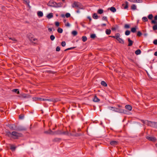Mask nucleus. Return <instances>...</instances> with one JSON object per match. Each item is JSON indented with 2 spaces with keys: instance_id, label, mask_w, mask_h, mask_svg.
I'll list each match as a JSON object with an SVG mask.
<instances>
[{
  "instance_id": "ddd939ff",
  "label": "nucleus",
  "mask_w": 157,
  "mask_h": 157,
  "mask_svg": "<svg viewBox=\"0 0 157 157\" xmlns=\"http://www.w3.org/2000/svg\"><path fill=\"white\" fill-rule=\"evenodd\" d=\"M61 140V139L58 138H55L52 140V141L53 142H59Z\"/></svg>"
},
{
  "instance_id": "e433bc0d",
  "label": "nucleus",
  "mask_w": 157,
  "mask_h": 157,
  "mask_svg": "<svg viewBox=\"0 0 157 157\" xmlns=\"http://www.w3.org/2000/svg\"><path fill=\"white\" fill-rule=\"evenodd\" d=\"M111 31L110 29H106L105 30V33L107 35H109L110 34Z\"/></svg>"
},
{
  "instance_id": "09e8293b",
  "label": "nucleus",
  "mask_w": 157,
  "mask_h": 157,
  "mask_svg": "<svg viewBox=\"0 0 157 157\" xmlns=\"http://www.w3.org/2000/svg\"><path fill=\"white\" fill-rule=\"evenodd\" d=\"M50 38L51 40L53 41L55 39V37L53 35H51L50 36Z\"/></svg>"
},
{
  "instance_id": "ea45409f",
  "label": "nucleus",
  "mask_w": 157,
  "mask_h": 157,
  "mask_svg": "<svg viewBox=\"0 0 157 157\" xmlns=\"http://www.w3.org/2000/svg\"><path fill=\"white\" fill-rule=\"evenodd\" d=\"M130 31L128 30H127L125 32V34L126 36H128L130 35Z\"/></svg>"
},
{
  "instance_id": "680f3d73",
  "label": "nucleus",
  "mask_w": 157,
  "mask_h": 157,
  "mask_svg": "<svg viewBox=\"0 0 157 157\" xmlns=\"http://www.w3.org/2000/svg\"><path fill=\"white\" fill-rule=\"evenodd\" d=\"M60 50V47L59 46H57L56 48V51L57 52H59Z\"/></svg>"
},
{
  "instance_id": "2eb2a0df",
  "label": "nucleus",
  "mask_w": 157,
  "mask_h": 157,
  "mask_svg": "<svg viewBox=\"0 0 157 157\" xmlns=\"http://www.w3.org/2000/svg\"><path fill=\"white\" fill-rule=\"evenodd\" d=\"M44 133L47 134H50L52 135L53 131L51 129H49L48 131H44Z\"/></svg>"
},
{
  "instance_id": "4be33fe9",
  "label": "nucleus",
  "mask_w": 157,
  "mask_h": 157,
  "mask_svg": "<svg viewBox=\"0 0 157 157\" xmlns=\"http://www.w3.org/2000/svg\"><path fill=\"white\" fill-rule=\"evenodd\" d=\"M110 144L113 146L116 145L118 144V142L116 141H112L110 142Z\"/></svg>"
},
{
  "instance_id": "20e7f679",
  "label": "nucleus",
  "mask_w": 157,
  "mask_h": 157,
  "mask_svg": "<svg viewBox=\"0 0 157 157\" xmlns=\"http://www.w3.org/2000/svg\"><path fill=\"white\" fill-rule=\"evenodd\" d=\"M56 4V2H55L53 0H51L47 3V5L49 6L55 7Z\"/></svg>"
},
{
  "instance_id": "0e129e2a",
  "label": "nucleus",
  "mask_w": 157,
  "mask_h": 157,
  "mask_svg": "<svg viewBox=\"0 0 157 157\" xmlns=\"http://www.w3.org/2000/svg\"><path fill=\"white\" fill-rule=\"evenodd\" d=\"M153 43L155 45H157V39L155 40L153 42Z\"/></svg>"
},
{
  "instance_id": "b1692460",
  "label": "nucleus",
  "mask_w": 157,
  "mask_h": 157,
  "mask_svg": "<svg viewBox=\"0 0 157 157\" xmlns=\"http://www.w3.org/2000/svg\"><path fill=\"white\" fill-rule=\"evenodd\" d=\"M93 101L95 102H98L100 101V100L97 97L96 95H95Z\"/></svg>"
},
{
  "instance_id": "774afa93",
  "label": "nucleus",
  "mask_w": 157,
  "mask_h": 157,
  "mask_svg": "<svg viewBox=\"0 0 157 157\" xmlns=\"http://www.w3.org/2000/svg\"><path fill=\"white\" fill-rule=\"evenodd\" d=\"M154 127L157 128V122H155Z\"/></svg>"
},
{
  "instance_id": "6ab92c4d",
  "label": "nucleus",
  "mask_w": 157,
  "mask_h": 157,
  "mask_svg": "<svg viewBox=\"0 0 157 157\" xmlns=\"http://www.w3.org/2000/svg\"><path fill=\"white\" fill-rule=\"evenodd\" d=\"M125 109H128L129 111H131L132 110V107L131 105H127L125 106Z\"/></svg>"
},
{
  "instance_id": "8fccbe9b",
  "label": "nucleus",
  "mask_w": 157,
  "mask_h": 157,
  "mask_svg": "<svg viewBox=\"0 0 157 157\" xmlns=\"http://www.w3.org/2000/svg\"><path fill=\"white\" fill-rule=\"evenodd\" d=\"M130 27V25L128 24H125L124 26V28L125 29H129Z\"/></svg>"
},
{
  "instance_id": "393cba45",
  "label": "nucleus",
  "mask_w": 157,
  "mask_h": 157,
  "mask_svg": "<svg viewBox=\"0 0 157 157\" xmlns=\"http://www.w3.org/2000/svg\"><path fill=\"white\" fill-rule=\"evenodd\" d=\"M116 39L119 41V43L123 44H124V41L122 38H117Z\"/></svg>"
},
{
  "instance_id": "c85d7f7f",
  "label": "nucleus",
  "mask_w": 157,
  "mask_h": 157,
  "mask_svg": "<svg viewBox=\"0 0 157 157\" xmlns=\"http://www.w3.org/2000/svg\"><path fill=\"white\" fill-rule=\"evenodd\" d=\"M93 17L94 19H97L98 18V16L96 13H94L93 15Z\"/></svg>"
},
{
  "instance_id": "9d476101",
  "label": "nucleus",
  "mask_w": 157,
  "mask_h": 157,
  "mask_svg": "<svg viewBox=\"0 0 157 157\" xmlns=\"http://www.w3.org/2000/svg\"><path fill=\"white\" fill-rule=\"evenodd\" d=\"M62 131L60 130H58L54 132L53 131L52 135H61Z\"/></svg>"
},
{
  "instance_id": "79ce46f5",
  "label": "nucleus",
  "mask_w": 157,
  "mask_h": 157,
  "mask_svg": "<svg viewBox=\"0 0 157 157\" xmlns=\"http://www.w3.org/2000/svg\"><path fill=\"white\" fill-rule=\"evenodd\" d=\"M153 18V16L152 14H150L148 15V18L150 20H152Z\"/></svg>"
},
{
  "instance_id": "4468645a",
  "label": "nucleus",
  "mask_w": 157,
  "mask_h": 157,
  "mask_svg": "<svg viewBox=\"0 0 157 157\" xmlns=\"http://www.w3.org/2000/svg\"><path fill=\"white\" fill-rule=\"evenodd\" d=\"M10 149L12 151H15L16 148V147H15L14 145H13L12 144H10Z\"/></svg>"
},
{
  "instance_id": "2f4dec72",
  "label": "nucleus",
  "mask_w": 157,
  "mask_h": 157,
  "mask_svg": "<svg viewBox=\"0 0 157 157\" xmlns=\"http://www.w3.org/2000/svg\"><path fill=\"white\" fill-rule=\"evenodd\" d=\"M141 52L140 50L138 49L135 52V54L136 55H140L141 53Z\"/></svg>"
},
{
  "instance_id": "864d4df0",
  "label": "nucleus",
  "mask_w": 157,
  "mask_h": 157,
  "mask_svg": "<svg viewBox=\"0 0 157 157\" xmlns=\"http://www.w3.org/2000/svg\"><path fill=\"white\" fill-rule=\"evenodd\" d=\"M151 23L155 25H157V21H156L155 20H152L151 21Z\"/></svg>"
},
{
  "instance_id": "49530a36",
  "label": "nucleus",
  "mask_w": 157,
  "mask_h": 157,
  "mask_svg": "<svg viewBox=\"0 0 157 157\" xmlns=\"http://www.w3.org/2000/svg\"><path fill=\"white\" fill-rule=\"evenodd\" d=\"M60 101V99L59 98H53V101L52 102H56Z\"/></svg>"
},
{
  "instance_id": "a878e982",
  "label": "nucleus",
  "mask_w": 157,
  "mask_h": 157,
  "mask_svg": "<svg viewBox=\"0 0 157 157\" xmlns=\"http://www.w3.org/2000/svg\"><path fill=\"white\" fill-rule=\"evenodd\" d=\"M34 100H40V101H45V98H33Z\"/></svg>"
},
{
  "instance_id": "9b49d317",
  "label": "nucleus",
  "mask_w": 157,
  "mask_h": 157,
  "mask_svg": "<svg viewBox=\"0 0 157 157\" xmlns=\"http://www.w3.org/2000/svg\"><path fill=\"white\" fill-rule=\"evenodd\" d=\"M23 1H24V2H23L25 4H26L27 5V6H28V7L29 8H30L31 7L29 4V3H30L29 0H23Z\"/></svg>"
},
{
  "instance_id": "aec40b11",
  "label": "nucleus",
  "mask_w": 157,
  "mask_h": 157,
  "mask_svg": "<svg viewBox=\"0 0 157 157\" xmlns=\"http://www.w3.org/2000/svg\"><path fill=\"white\" fill-rule=\"evenodd\" d=\"M109 10L112 12L114 13L116 11V9L115 7H111L110 8H108V10Z\"/></svg>"
},
{
  "instance_id": "473e14b6",
  "label": "nucleus",
  "mask_w": 157,
  "mask_h": 157,
  "mask_svg": "<svg viewBox=\"0 0 157 157\" xmlns=\"http://www.w3.org/2000/svg\"><path fill=\"white\" fill-rule=\"evenodd\" d=\"M101 84L104 87H106L107 86V85L105 82L104 81H102L101 82Z\"/></svg>"
},
{
  "instance_id": "dca6fc26",
  "label": "nucleus",
  "mask_w": 157,
  "mask_h": 157,
  "mask_svg": "<svg viewBox=\"0 0 157 157\" xmlns=\"http://www.w3.org/2000/svg\"><path fill=\"white\" fill-rule=\"evenodd\" d=\"M56 4L55 5L56 6L55 7L58 8L62 7L63 5V3L61 2L57 3L56 2Z\"/></svg>"
},
{
  "instance_id": "c03bdc74",
  "label": "nucleus",
  "mask_w": 157,
  "mask_h": 157,
  "mask_svg": "<svg viewBox=\"0 0 157 157\" xmlns=\"http://www.w3.org/2000/svg\"><path fill=\"white\" fill-rule=\"evenodd\" d=\"M142 20L144 22L147 21V18L146 17H144L142 18Z\"/></svg>"
},
{
  "instance_id": "39448f33",
  "label": "nucleus",
  "mask_w": 157,
  "mask_h": 157,
  "mask_svg": "<svg viewBox=\"0 0 157 157\" xmlns=\"http://www.w3.org/2000/svg\"><path fill=\"white\" fill-rule=\"evenodd\" d=\"M117 112L120 113H123L125 114H128V111L125 109H122L121 108H117Z\"/></svg>"
},
{
  "instance_id": "72a5a7b5",
  "label": "nucleus",
  "mask_w": 157,
  "mask_h": 157,
  "mask_svg": "<svg viewBox=\"0 0 157 157\" xmlns=\"http://www.w3.org/2000/svg\"><path fill=\"white\" fill-rule=\"evenodd\" d=\"M103 10L102 9H99L97 11V13L99 14H101L103 12Z\"/></svg>"
},
{
  "instance_id": "4d7b16f0",
  "label": "nucleus",
  "mask_w": 157,
  "mask_h": 157,
  "mask_svg": "<svg viewBox=\"0 0 157 157\" xmlns=\"http://www.w3.org/2000/svg\"><path fill=\"white\" fill-rule=\"evenodd\" d=\"M53 98H49V99H46L45 98V101H53Z\"/></svg>"
},
{
  "instance_id": "f8f14e48",
  "label": "nucleus",
  "mask_w": 157,
  "mask_h": 157,
  "mask_svg": "<svg viewBox=\"0 0 157 157\" xmlns=\"http://www.w3.org/2000/svg\"><path fill=\"white\" fill-rule=\"evenodd\" d=\"M155 123V122H152L151 121H148V126H149L154 127Z\"/></svg>"
},
{
  "instance_id": "f257e3e1",
  "label": "nucleus",
  "mask_w": 157,
  "mask_h": 157,
  "mask_svg": "<svg viewBox=\"0 0 157 157\" xmlns=\"http://www.w3.org/2000/svg\"><path fill=\"white\" fill-rule=\"evenodd\" d=\"M6 136L14 140H17L23 136L22 133L16 131H13L11 133L9 130L6 132Z\"/></svg>"
},
{
  "instance_id": "de8ad7c7",
  "label": "nucleus",
  "mask_w": 157,
  "mask_h": 157,
  "mask_svg": "<svg viewBox=\"0 0 157 157\" xmlns=\"http://www.w3.org/2000/svg\"><path fill=\"white\" fill-rule=\"evenodd\" d=\"M116 37L117 38H119L121 36V35L119 33H116L115 34Z\"/></svg>"
},
{
  "instance_id": "69168bd1",
  "label": "nucleus",
  "mask_w": 157,
  "mask_h": 157,
  "mask_svg": "<svg viewBox=\"0 0 157 157\" xmlns=\"http://www.w3.org/2000/svg\"><path fill=\"white\" fill-rule=\"evenodd\" d=\"M81 135V133H76L75 135V136H80Z\"/></svg>"
},
{
  "instance_id": "c756f323",
  "label": "nucleus",
  "mask_w": 157,
  "mask_h": 157,
  "mask_svg": "<svg viewBox=\"0 0 157 157\" xmlns=\"http://www.w3.org/2000/svg\"><path fill=\"white\" fill-rule=\"evenodd\" d=\"M130 2L133 3H139L142 2V0H130Z\"/></svg>"
},
{
  "instance_id": "f3484780",
  "label": "nucleus",
  "mask_w": 157,
  "mask_h": 157,
  "mask_svg": "<svg viewBox=\"0 0 157 157\" xmlns=\"http://www.w3.org/2000/svg\"><path fill=\"white\" fill-rule=\"evenodd\" d=\"M61 135H64L67 136L71 135V134L70 133L67 131H64L61 132Z\"/></svg>"
},
{
  "instance_id": "e2e57ef3",
  "label": "nucleus",
  "mask_w": 157,
  "mask_h": 157,
  "mask_svg": "<svg viewBox=\"0 0 157 157\" xmlns=\"http://www.w3.org/2000/svg\"><path fill=\"white\" fill-rule=\"evenodd\" d=\"M9 39L10 40H12L13 41H17V40H16L15 38H14L13 37V38L10 37L9 38Z\"/></svg>"
},
{
  "instance_id": "58836bf2",
  "label": "nucleus",
  "mask_w": 157,
  "mask_h": 157,
  "mask_svg": "<svg viewBox=\"0 0 157 157\" xmlns=\"http://www.w3.org/2000/svg\"><path fill=\"white\" fill-rule=\"evenodd\" d=\"M82 40L83 41L85 42L87 40V38L86 36H83L82 37Z\"/></svg>"
},
{
  "instance_id": "13d9d810",
  "label": "nucleus",
  "mask_w": 157,
  "mask_h": 157,
  "mask_svg": "<svg viewBox=\"0 0 157 157\" xmlns=\"http://www.w3.org/2000/svg\"><path fill=\"white\" fill-rule=\"evenodd\" d=\"M65 16L67 18L71 16V14L69 13H67L65 14Z\"/></svg>"
},
{
  "instance_id": "c9c22d12",
  "label": "nucleus",
  "mask_w": 157,
  "mask_h": 157,
  "mask_svg": "<svg viewBox=\"0 0 157 157\" xmlns=\"http://www.w3.org/2000/svg\"><path fill=\"white\" fill-rule=\"evenodd\" d=\"M57 32L59 33H62L63 32V29L60 28H58L57 29Z\"/></svg>"
},
{
  "instance_id": "bf43d9fd",
  "label": "nucleus",
  "mask_w": 157,
  "mask_h": 157,
  "mask_svg": "<svg viewBox=\"0 0 157 157\" xmlns=\"http://www.w3.org/2000/svg\"><path fill=\"white\" fill-rule=\"evenodd\" d=\"M128 58L131 62H134V59H132V58L129 57H128Z\"/></svg>"
},
{
  "instance_id": "5701e85b",
  "label": "nucleus",
  "mask_w": 157,
  "mask_h": 157,
  "mask_svg": "<svg viewBox=\"0 0 157 157\" xmlns=\"http://www.w3.org/2000/svg\"><path fill=\"white\" fill-rule=\"evenodd\" d=\"M53 16V13H51L48 14L46 16V17L48 19H50L52 18Z\"/></svg>"
},
{
  "instance_id": "423d86ee",
  "label": "nucleus",
  "mask_w": 157,
  "mask_h": 157,
  "mask_svg": "<svg viewBox=\"0 0 157 157\" xmlns=\"http://www.w3.org/2000/svg\"><path fill=\"white\" fill-rule=\"evenodd\" d=\"M19 97L24 98H29L31 97V96L28 94L23 93L21 94Z\"/></svg>"
},
{
  "instance_id": "1a4fd4ad",
  "label": "nucleus",
  "mask_w": 157,
  "mask_h": 157,
  "mask_svg": "<svg viewBox=\"0 0 157 157\" xmlns=\"http://www.w3.org/2000/svg\"><path fill=\"white\" fill-rule=\"evenodd\" d=\"M148 140L153 142H155L156 140V139L154 136L149 137L148 136Z\"/></svg>"
},
{
  "instance_id": "4c0bfd02",
  "label": "nucleus",
  "mask_w": 157,
  "mask_h": 157,
  "mask_svg": "<svg viewBox=\"0 0 157 157\" xmlns=\"http://www.w3.org/2000/svg\"><path fill=\"white\" fill-rule=\"evenodd\" d=\"M78 33L76 31L74 30L72 31V34L73 36H75Z\"/></svg>"
},
{
  "instance_id": "f704fd0d",
  "label": "nucleus",
  "mask_w": 157,
  "mask_h": 157,
  "mask_svg": "<svg viewBox=\"0 0 157 157\" xmlns=\"http://www.w3.org/2000/svg\"><path fill=\"white\" fill-rule=\"evenodd\" d=\"M131 9L133 10H136V6L135 4H133L131 6Z\"/></svg>"
},
{
  "instance_id": "5fc2aeb1",
  "label": "nucleus",
  "mask_w": 157,
  "mask_h": 157,
  "mask_svg": "<svg viewBox=\"0 0 157 157\" xmlns=\"http://www.w3.org/2000/svg\"><path fill=\"white\" fill-rule=\"evenodd\" d=\"M66 44V42L64 41H62L61 43V45L62 47H64Z\"/></svg>"
},
{
  "instance_id": "a18cd8bd",
  "label": "nucleus",
  "mask_w": 157,
  "mask_h": 157,
  "mask_svg": "<svg viewBox=\"0 0 157 157\" xmlns=\"http://www.w3.org/2000/svg\"><path fill=\"white\" fill-rule=\"evenodd\" d=\"M76 47H71V48H68L66 49L64 51H67V50H72V49H73L75 48Z\"/></svg>"
},
{
  "instance_id": "7ed1b4c3",
  "label": "nucleus",
  "mask_w": 157,
  "mask_h": 157,
  "mask_svg": "<svg viewBox=\"0 0 157 157\" xmlns=\"http://www.w3.org/2000/svg\"><path fill=\"white\" fill-rule=\"evenodd\" d=\"M27 130L26 128L25 127L21 126H17L16 127V131H25Z\"/></svg>"
},
{
  "instance_id": "412c9836",
  "label": "nucleus",
  "mask_w": 157,
  "mask_h": 157,
  "mask_svg": "<svg viewBox=\"0 0 157 157\" xmlns=\"http://www.w3.org/2000/svg\"><path fill=\"white\" fill-rule=\"evenodd\" d=\"M108 109L110 110L114 111L117 112V108H116L113 107L109 106Z\"/></svg>"
},
{
  "instance_id": "052dcab7",
  "label": "nucleus",
  "mask_w": 157,
  "mask_h": 157,
  "mask_svg": "<svg viewBox=\"0 0 157 157\" xmlns=\"http://www.w3.org/2000/svg\"><path fill=\"white\" fill-rule=\"evenodd\" d=\"M55 25L57 27H58L59 25V23L58 21H56L55 22Z\"/></svg>"
},
{
  "instance_id": "f03ea898",
  "label": "nucleus",
  "mask_w": 157,
  "mask_h": 157,
  "mask_svg": "<svg viewBox=\"0 0 157 157\" xmlns=\"http://www.w3.org/2000/svg\"><path fill=\"white\" fill-rule=\"evenodd\" d=\"M72 7L73 8H77L80 9H83V5L80 2H75L71 5Z\"/></svg>"
},
{
  "instance_id": "a211bd4d",
  "label": "nucleus",
  "mask_w": 157,
  "mask_h": 157,
  "mask_svg": "<svg viewBox=\"0 0 157 157\" xmlns=\"http://www.w3.org/2000/svg\"><path fill=\"white\" fill-rule=\"evenodd\" d=\"M128 46H132L133 44V42L132 40H131L129 38H128Z\"/></svg>"
},
{
  "instance_id": "338daca9",
  "label": "nucleus",
  "mask_w": 157,
  "mask_h": 157,
  "mask_svg": "<svg viewBox=\"0 0 157 157\" xmlns=\"http://www.w3.org/2000/svg\"><path fill=\"white\" fill-rule=\"evenodd\" d=\"M141 122H142V123H143L144 124H146V121H145L144 120H141Z\"/></svg>"
},
{
  "instance_id": "3c124183",
  "label": "nucleus",
  "mask_w": 157,
  "mask_h": 157,
  "mask_svg": "<svg viewBox=\"0 0 157 157\" xmlns=\"http://www.w3.org/2000/svg\"><path fill=\"white\" fill-rule=\"evenodd\" d=\"M102 20L103 21H105L107 22H108V19L107 17L105 16H104L102 18Z\"/></svg>"
},
{
  "instance_id": "0eeeda50",
  "label": "nucleus",
  "mask_w": 157,
  "mask_h": 157,
  "mask_svg": "<svg viewBox=\"0 0 157 157\" xmlns=\"http://www.w3.org/2000/svg\"><path fill=\"white\" fill-rule=\"evenodd\" d=\"M8 126L9 128L12 130H14L16 131L17 126L15 124H9L8 125Z\"/></svg>"
},
{
  "instance_id": "bb28decb",
  "label": "nucleus",
  "mask_w": 157,
  "mask_h": 157,
  "mask_svg": "<svg viewBox=\"0 0 157 157\" xmlns=\"http://www.w3.org/2000/svg\"><path fill=\"white\" fill-rule=\"evenodd\" d=\"M37 15L39 17H41L43 16V13L41 11H38L37 13Z\"/></svg>"
},
{
  "instance_id": "7c9ffc66",
  "label": "nucleus",
  "mask_w": 157,
  "mask_h": 157,
  "mask_svg": "<svg viewBox=\"0 0 157 157\" xmlns=\"http://www.w3.org/2000/svg\"><path fill=\"white\" fill-rule=\"evenodd\" d=\"M12 92L17 93L18 94H20V92L18 89H14L12 90Z\"/></svg>"
},
{
  "instance_id": "37998d69",
  "label": "nucleus",
  "mask_w": 157,
  "mask_h": 157,
  "mask_svg": "<svg viewBox=\"0 0 157 157\" xmlns=\"http://www.w3.org/2000/svg\"><path fill=\"white\" fill-rule=\"evenodd\" d=\"M90 37L92 39H94L95 37H96V35L95 34H91L90 36Z\"/></svg>"
},
{
  "instance_id": "6e6552de",
  "label": "nucleus",
  "mask_w": 157,
  "mask_h": 157,
  "mask_svg": "<svg viewBox=\"0 0 157 157\" xmlns=\"http://www.w3.org/2000/svg\"><path fill=\"white\" fill-rule=\"evenodd\" d=\"M122 6L123 7L124 9H128V2L127 1H125V3L122 4Z\"/></svg>"
},
{
  "instance_id": "603ef678",
  "label": "nucleus",
  "mask_w": 157,
  "mask_h": 157,
  "mask_svg": "<svg viewBox=\"0 0 157 157\" xmlns=\"http://www.w3.org/2000/svg\"><path fill=\"white\" fill-rule=\"evenodd\" d=\"M142 35V33L141 32L139 31H138L137 33V36H141Z\"/></svg>"
},
{
  "instance_id": "cd10ccee",
  "label": "nucleus",
  "mask_w": 157,
  "mask_h": 157,
  "mask_svg": "<svg viewBox=\"0 0 157 157\" xmlns=\"http://www.w3.org/2000/svg\"><path fill=\"white\" fill-rule=\"evenodd\" d=\"M137 28V27L136 26H135V27L132 28L131 29V32L132 33H135L136 31V29Z\"/></svg>"
},
{
  "instance_id": "a19ab883",
  "label": "nucleus",
  "mask_w": 157,
  "mask_h": 157,
  "mask_svg": "<svg viewBox=\"0 0 157 157\" xmlns=\"http://www.w3.org/2000/svg\"><path fill=\"white\" fill-rule=\"evenodd\" d=\"M24 117V115L23 114H21L19 115V119L21 120L23 119Z\"/></svg>"
},
{
  "instance_id": "6e6d98bb",
  "label": "nucleus",
  "mask_w": 157,
  "mask_h": 157,
  "mask_svg": "<svg viewBox=\"0 0 157 157\" xmlns=\"http://www.w3.org/2000/svg\"><path fill=\"white\" fill-rule=\"evenodd\" d=\"M153 29L154 30H155L157 29V25H155L153 26Z\"/></svg>"
}]
</instances>
